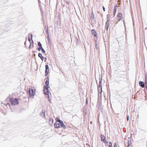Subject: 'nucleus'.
<instances>
[{
  "label": "nucleus",
  "instance_id": "obj_1",
  "mask_svg": "<svg viewBox=\"0 0 147 147\" xmlns=\"http://www.w3.org/2000/svg\"><path fill=\"white\" fill-rule=\"evenodd\" d=\"M45 83L46 85V86H44V91L45 93V94H47L48 95V97L49 98V94L50 93V92L48 90V88L49 87L48 86L49 85L48 78L47 80L45 82Z\"/></svg>",
  "mask_w": 147,
  "mask_h": 147
},
{
  "label": "nucleus",
  "instance_id": "obj_2",
  "mask_svg": "<svg viewBox=\"0 0 147 147\" xmlns=\"http://www.w3.org/2000/svg\"><path fill=\"white\" fill-rule=\"evenodd\" d=\"M10 100L12 105H18L19 103L18 99L16 98L14 99L13 98H10Z\"/></svg>",
  "mask_w": 147,
  "mask_h": 147
},
{
  "label": "nucleus",
  "instance_id": "obj_3",
  "mask_svg": "<svg viewBox=\"0 0 147 147\" xmlns=\"http://www.w3.org/2000/svg\"><path fill=\"white\" fill-rule=\"evenodd\" d=\"M29 95L30 96H33L35 94V89L33 88H30L29 89Z\"/></svg>",
  "mask_w": 147,
  "mask_h": 147
},
{
  "label": "nucleus",
  "instance_id": "obj_4",
  "mask_svg": "<svg viewBox=\"0 0 147 147\" xmlns=\"http://www.w3.org/2000/svg\"><path fill=\"white\" fill-rule=\"evenodd\" d=\"M60 123V120L57 121L54 124V126L55 128H59V124Z\"/></svg>",
  "mask_w": 147,
  "mask_h": 147
},
{
  "label": "nucleus",
  "instance_id": "obj_5",
  "mask_svg": "<svg viewBox=\"0 0 147 147\" xmlns=\"http://www.w3.org/2000/svg\"><path fill=\"white\" fill-rule=\"evenodd\" d=\"M100 138L101 141H102L104 143H105L106 142V140H105L106 138L104 136V135L101 134L100 135Z\"/></svg>",
  "mask_w": 147,
  "mask_h": 147
},
{
  "label": "nucleus",
  "instance_id": "obj_6",
  "mask_svg": "<svg viewBox=\"0 0 147 147\" xmlns=\"http://www.w3.org/2000/svg\"><path fill=\"white\" fill-rule=\"evenodd\" d=\"M57 130H55L56 132L59 134L61 135L63 133V129H56Z\"/></svg>",
  "mask_w": 147,
  "mask_h": 147
},
{
  "label": "nucleus",
  "instance_id": "obj_7",
  "mask_svg": "<svg viewBox=\"0 0 147 147\" xmlns=\"http://www.w3.org/2000/svg\"><path fill=\"white\" fill-rule=\"evenodd\" d=\"M45 110H43L42 111V112L40 114V115L43 117L45 118Z\"/></svg>",
  "mask_w": 147,
  "mask_h": 147
},
{
  "label": "nucleus",
  "instance_id": "obj_8",
  "mask_svg": "<svg viewBox=\"0 0 147 147\" xmlns=\"http://www.w3.org/2000/svg\"><path fill=\"white\" fill-rule=\"evenodd\" d=\"M92 34L94 37H96L97 34L96 32L94 29H92L91 30Z\"/></svg>",
  "mask_w": 147,
  "mask_h": 147
},
{
  "label": "nucleus",
  "instance_id": "obj_9",
  "mask_svg": "<svg viewBox=\"0 0 147 147\" xmlns=\"http://www.w3.org/2000/svg\"><path fill=\"white\" fill-rule=\"evenodd\" d=\"M118 19L119 20H121L123 19V16L121 13H119L117 15Z\"/></svg>",
  "mask_w": 147,
  "mask_h": 147
},
{
  "label": "nucleus",
  "instance_id": "obj_10",
  "mask_svg": "<svg viewBox=\"0 0 147 147\" xmlns=\"http://www.w3.org/2000/svg\"><path fill=\"white\" fill-rule=\"evenodd\" d=\"M101 81H100L99 83V85L98 86V90H99V89H100L101 90V92H102V87H101Z\"/></svg>",
  "mask_w": 147,
  "mask_h": 147
},
{
  "label": "nucleus",
  "instance_id": "obj_11",
  "mask_svg": "<svg viewBox=\"0 0 147 147\" xmlns=\"http://www.w3.org/2000/svg\"><path fill=\"white\" fill-rule=\"evenodd\" d=\"M32 34L29 33L28 35V40L30 42L31 40H32Z\"/></svg>",
  "mask_w": 147,
  "mask_h": 147
},
{
  "label": "nucleus",
  "instance_id": "obj_12",
  "mask_svg": "<svg viewBox=\"0 0 147 147\" xmlns=\"http://www.w3.org/2000/svg\"><path fill=\"white\" fill-rule=\"evenodd\" d=\"M60 124L61 125V127L63 128H65V125H64V124L63 123V122L61 120H60Z\"/></svg>",
  "mask_w": 147,
  "mask_h": 147
},
{
  "label": "nucleus",
  "instance_id": "obj_13",
  "mask_svg": "<svg viewBox=\"0 0 147 147\" xmlns=\"http://www.w3.org/2000/svg\"><path fill=\"white\" fill-rule=\"evenodd\" d=\"M139 85L142 87H144V82H143L140 81L139 82Z\"/></svg>",
  "mask_w": 147,
  "mask_h": 147
},
{
  "label": "nucleus",
  "instance_id": "obj_14",
  "mask_svg": "<svg viewBox=\"0 0 147 147\" xmlns=\"http://www.w3.org/2000/svg\"><path fill=\"white\" fill-rule=\"evenodd\" d=\"M53 120L52 119H49V123L51 125H52L53 124Z\"/></svg>",
  "mask_w": 147,
  "mask_h": 147
},
{
  "label": "nucleus",
  "instance_id": "obj_15",
  "mask_svg": "<svg viewBox=\"0 0 147 147\" xmlns=\"http://www.w3.org/2000/svg\"><path fill=\"white\" fill-rule=\"evenodd\" d=\"M117 5H116L114 7V11L113 12V15L114 16H115V13L117 11Z\"/></svg>",
  "mask_w": 147,
  "mask_h": 147
},
{
  "label": "nucleus",
  "instance_id": "obj_16",
  "mask_svg": "<svg viewBox=\"0 0 147 147\" xmlns=\"http://www.w3.org/2000/svg\"><path fill=\"white\" fill-rule=\"evenodd\" d=\"M38 56L40 57L41 60L43 61L44 60V57L42 56V54L39 53L38 54Z\"/></svg>",
  "mask_w": 147,
  "mask_h": 147
},
{
  "label": "nucleus",
  "instance_id": "obj_17",
  "mask_svg": "<svg viewBox=\"0 0 147 147\" xmlns=\"http://www.w3.org/2000/svg\"><path fill=\"white\" fill-rule=\"evenodd\" d=\"M130 143H131L130 142V138L129 137L128 138V140L127 141V147H128L130 146Z\"/></svg>",
  "mask_w": 147,
  "mask_h": 147
},
{
  "label": "nucleus",
  "instance_id": "obj_18",
  "mask_svg": "<svg viewBox=\"0 0 147 147\" xmlns=\"http://www.w3.org/2000/svg\"><path fill=\"white\" fill-rule=\"evenodd\" d=\"M145 83L146 88H147V81L146 76H145Z\"/></svg>",
  "mask_w": 147,
  "mask_h": 147
},
{
  "label": "nucleus",
  "instance_id": "obj_19",
  "mask_svg": "<svg viewBox=\"0 0 147 147\" xmlns=\"http://www.w3.org/2000/svg\"><path fill=\"white\" fill-rule=\"evenodd\" d=\"M38 45L39 47L40 48H42V45L41 43L40 42H38Z\"/></svg>",
  "mask_w": 147,
  "mask_h": 147
},
{
  "label": "nucleus",
  "instance_id": "obj_20",
  "mask_svg": "<svg viewBox=\"0 0 147 147\" xmlns=\"http://www.w3.org/2000/svg\"><path fill=\"white\" fill-rule=\"evenodd\" d=\"M49 70H47V69H45V76H47V74H48L49 73Z\"/></svg>",
  "mask_w": 147,
  "mask_h": 147
},
{
  "label": "nucleus",
  "instance_id": "obj_21",
  "mask_svg": "<svg viewBox=\"0 0 147 147\" xmlns=\"http://www.w3.org/2000/svg\"><path fill=\"white\" fill-rule=\"evenodd\" d=\"M110 20V19H108L107 21L106 22V25H109V22Z\"/></svg>",
  "mask_w": 147,
  "mask_h": 147
},
{
  "label": "nucleus",
  "instance_id": "obj_22",
  "mask_svg": "<svg viewBox=\"0 0 147 147\" xmlns=\"http://www.w3.org/2000/svg\"><path fill=\"white\" fill-rule=\"evenodd\" d=\"M109 147H112V143L111 142L109 143Z\"/></svg>",
  "mask_w": 147,
  "mask_h": 147
},
{
  "label": "nucleus",
  "instance_id": "obj_23",
  "mask_svg": "<svg viewBox=\"0 0 147 147\" xmlns=\"http://www.w3.org/2000/svg\"><path fill=\"white\" fill-rule=\"evenodd\" d=\"M47 39H48V41L49 42H50L51 40H50V39L49 35H48L47 36Z\"/></svg>",
  "mask_w": 147,
  "mask_h": 147
},
{
  "label": "nucleus",
  "instance_id": "obj_24",
  "mask_svg": "<svg viewBox=\"0 0 147 147\" xmlns=\"http://www.w3.org/2000/svg\"><path fill=\"white\" fill-rule=\"evenodd\" d=\"M45 68H46V69L49 70V67L48 65H45Z\"/></svg>",
  "mask_w": 147,
  "mask_h": 147
},
{
  "label": "nucleus",
  "instance_id": "obj_25",
  "mask_svg": "<svg viewBox=\"0 0 147 147\" xmlns=\"http://www.w3.org/2000/svg\"><path fill=\"white\" fill-rule=\"evenodd\" d=\"M48 29L47 28V30H46V33L47 34V36H48V35H49V31H48Z\"/></svg>",
  "mask_w": 147,
  "mask_h": 147
},
{
  "label": "nucleus",
  "instance_id": "obj_26",
  "mask_svg": "<svg viewBox=\"0 0 147 147\" xmlns=\"http://www.w3.org/2000/svg\"><path fill=\"white\" fill-rule=\"evenodd\" d=\"M41 51H42L43 53H45V51L44 50V49L43 48H42L41 49Z\"/></svg>",
  "mask_w": 147,
  "mask_h": 147
},
{
  "label": "nucleus",
  "instance_id": "obj_27",
  "mask_svg": "<svg viewBox=\"0 0 147 147\" xmlns=\"http://www.w3.org/2000/svg\"><path fill=\"white\" fill-rule=\"evenodd\" d=\"M114 147H117V145L116 143H115L114 144Z\"/></svg>",
  "mask_w": 147,
  "mask_h": 147
},
{
  "label": "nucleus",
  "instance_id": "obj_28",
  "mask_svg": "<svg viewBox=\"0 0 147 147\" xmlns=\"http://www.w3.org/2000/svg\"><path fill=\"white\" fill-rule=\"evenodd\" d=\"M127 121H128L129 120V116L128 115H127Z\"/></svg>",
  "mask_w": 147,
  "mask_h": 147
},
{
  "label": "nucleus",
  "instance_id": "obj_29",
  "mask_svg": "<svg viewBox=\"0 0 147 147\" xmlns=\"http://www.w3.org/2000/svg\"><path fill=\"white\" fill-rule=\"evenodd\" d=\"M41 49H41V48H40L39 47V48H38V51H40V50H41Z\"/></svg>",
  "mask_w": 147,
  "mask_h": 147
},
{
  "label": "nucleus",
  "instance_id": "obj_30",
  "mask_svg": "<svg viewBox=\"0 0 147 147\" xmlns=\"http://www.w3.org/2000/svg\"><path fill=\"white\" fill-rule=\"evenodd\" d=\"M102 8H103L104 11H105V7L104 6H103Z\"/></svg>",
  "mask_w": 147,
  "mask_h": 147
},
{
  "label": "nucleus",
  "instance_id": "obj_31",
  "mask_svg": "<svg viewBox=\"0 0 147 147\" xmlns=\"http://www.w3.org/2000/svg\"><path fill=\"white\" fill-rule=\"evenodd\" d=\"M45 59V62L46 61V60L47 59V58L46 57H45L44 58Z\"/></svg>",
  "mask_w": 147,
  "mask_h": 147
},
{
  "label": "nucleus",
  "instance_id": "obj_32",
  "mask_svg": "<svg viewBox=\"0 0 147 147\" xmlns=\"http://www.w3.org/2000/svg\"><path fill=\"white\" fill-rule=\"evenodd\" d=\"M109 25H106V27L109 28Z\"/></svg>",
  "mask_w": 147,
  "mask_h": 147
},
{
  "label": "nucleus",
  "instance_id": "obj_33",
  "mask_svg": "<svg viewBox=\"0 0 147 147\" xmlns=\"http://www.w3.org/2000/svg\"><path fill=\"white\" fill-rule=\"evenodd\" d=\"M109 25H106V27L109 28Z\"/></svg>",
  "mask_w": 147,
  "mask_h": 147
},
{
  "label": "nucleus",
  "instance_id": "obj_34",
  "mask_svg": "<svg viewBox=\"0 0 147 147\" xmlns=\"http://www.w3.org/2000/svg\"><path fill=\"white\" fill-rule=\"evenodd\" d=\"M109 15H108H108H107V18H108H108H109Z\"/></svg>",
  "mask_w": 147,
  "mask_h": 147
},
{
  "label": "nucleus",
  "instance_id": "obj_35",
  "mask_svg": "<svg viewBox=\"0 0 147 147\" xmlns=\"http://www.w3.org/2000/svg\"><path fill=\"white\" fill-rule=\"evenodd\" d=\"M106 30H108V28L106 27Z\"/></svg>",
  "mask_w": 147,
  "mask_h": 147
},
{
  "label": "nucleus",
  "instance_id": "obj_36",
  "mask_svg": "<svg viewBox=\"0 0 147 147\" xmlns=\"http://www.w3.org/2000/svg\"><path fill=\"white\" fill-rule=\"evenodd\" d=\"M107 143H108V142H107L106 141V142H105V144H106L107 143Z\"/></svg>",
  "mask_w": 147,
  "mask_h": 147
},
{
  "label": "nucleus",
  "instance_id": "obj_37",
  "mask_svg": "<svg viewBox=\"0 0 147 147\" xmlns=\"http://www.w3.org/2000/svg\"><path fill=\"white\" fill-rule=\"evenodd\" d=\"M61 127V125L60 124H59V127Z\"/></svg>",
  "mask_w": 147,
  "mask_h": 147
},
{
  "label": "nucleus",
  "instance_id": "obj_38",
  "mask_svg": "<svg viewBox=\"0 0 147 147\" xmlns=\"http://www.w3.org/2000/svg\"><path fill=\"white\" fill-rule=\"evenodd\" d=\"M51 100V99H49V101H50V100Z\"/></svg>",
  "mask_w": 147,
  "mask_h": 147
},
{
  "label": "nucleus",
  "instance_id": "obj_39",
  "mask_svg": "<svg viewBox=\"0 0 147 147\" xmlns=\"http://www.w3.org/2000/svg\"><path fill=\"white\" fill-rule=\"evenodd\" d=\"M120 0H118V2H120Z\"/></svg>",
  "mask_w": 147,
  "mask_h": 147
},
{
  "label": "nucleus",
  "instance_id": "obj_40",
  "mask_svg": "<svg viewBox=\"0 0 147 147\" xmlns=\"http://www.w3.org/2000/svg\"><path fill=\"white\" fill-rule=\"evenodd\" d=\"M105 132H106V129H105Z\"/></svg>",
  "mask_w": 147,
  "mask_h": 147
},
{
  "label": "nucleus",
  "instance_id": "obj_41",
  "mask_svg": "<svg viewBox=\"0 0 147 147\" xmlns=\"http://www.w3.org/2000/svg\"><path fill=\"white\" fill-rule=\"evenodd\" d=\"M94 18V17H93L92 18V19H93Z\"/></svg>",
  "mask_w": 147,
  "mask_h": 147
}]
</instances>
